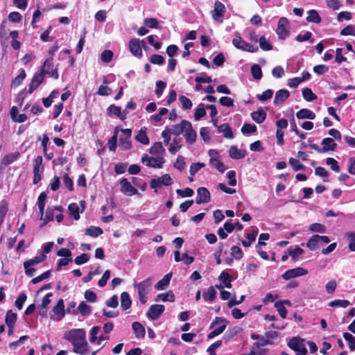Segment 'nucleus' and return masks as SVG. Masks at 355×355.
Listing matches in <instances>:
<instances>
[{
  "label": "nucleus",
  "instance_id": "obj_1",
  "mask_svg": "<svg viewBox=\"0 0 355 355\" xmlns=\"http://www.w3.org/2000/svg\"><path fill=\"white\" fill-rule=\"evenodd\" d=\"M64 338L73 347V352L80 355L88 353V343L86 340V332L83 329H73L64 334Z\"/></svg>",
  "mask_w": 355,
  "mask_h": 355
},
{
  "label": "nucleus",
  "instance_id": "obj_2",
  "mask_svg": "<svg viewBox=\"0 0 355 355\" xmlns=\"http://www.w3.org/2000/svg\"><path fill=\"white\" fill-rule=\"evenodd\" d=\"M171 132L176 136L183 135L186 141L189 144H193L197 136L191 123L187 120H182L180 123L172 125Z\"/></svg>",
  "mask_w": 355,
  "mask_h": 355
},
{
  "label": "nucleus",
  "instance_id": "obj_3",
  "mask_svg": "<svg viewBox=\"0 0 355 355\" xmlns=\"http://www.w3.org/2000/svg\"><path fill=\"white\" fill-rule=\"evenodd\" d=\"M152 284V277H148L140 282H135L133 284V286L137 289L139 299L142 304H144L147 302V295L150 290Z\"/></svg>",
  "mask_w": 355,
  "mask_h": 355
},
{
  "label": "nucleus",
  "instance_id": "obj_4",
  "mask_svg": "<svg viewBox=\"0 0 355 355\" xmlns=\"http://www.w3.org/2000/svg\"><path fill=\"white\" fill-rule=\"evenodd\" d=\"M227 321L226 319L220 317H216L210 325V329L213 330L208 334L209 339H212L214 337L222 334L227 327Z\"/></svg>",
  "mask_w": 355,
  "mask_h": 355
},
{
  "label": "nucleus",
  "instance_id": "obj_5",
  "mask_svg": "<svg viewBox=\"0 0 355 355\" xmlns=\"http://www.w3.org/2000/svg\"><path fill=\"white\" fill-rule=\"evenodd\" d=\"M53 58L47 57L45 60L40 71L44 74H47L54 79H58L59 74L58 71V64L54 65L53 63Z\"/></svg>",
  "mask_w": 355,
  "mask_h": 355
},
{
  "label": "nucleus",
  "instance_id": "obj_6",
  "mask_svg": "<svg viewBox=\"0 0 355 355\" xmlns=\"http://www.w3.org/2000/svg\"><path fill=\"white\" fill-rule=\"evenodd\" d=\"M46 256L45 254L42 253L37 256H35L34 258L31 259L24 263V268L25 269V273L28 277H33L35 272V269L33 266L37 265L38 263L42 262L45 260Z\"/></svg>",
  "mask_w": 355,
  "mask_h": 355
},
{
  "label": "nucleus",
  "instance_id": "obj_7",
  "mask_svg": "<svg viewBox=\"0 0 355 355\" xmlns=\"http://www.w3.org/2000/svg\"><path fill=\"white\" fill-rule=\"evenodd\" d=\"M290 23L287 18L281 17L277 23L276 33L280 40H285L290 35Z\"/></svg>",
  "mask_w": 355,
  "mask_h": 355
},
{
  "label": "nucleus",
  "instance_id": "obj_8",
  "mask_svg": "<svg viewBox=\"0 0 355 355\" xmlns=\"http://www.w3.org/2000/svg\"><path fill=\"white\" fill-rule=\"evenodd\" d=\"M288 347L296 352V355H306L307 349L304 340L295 337L291 339L288 343Z\"/></svg>",
  "mask_w": 355,
  "mask_h": 355
},
{
  "label": "nucleus",
  "instance_id": "obj_9",
  "mask_svg": "<svg viewBox=\"0 0 355 355\" xmlns=\"http://www.w3.org/2000/svg\"><path fill=\"white\" fill-rule=\"evenodd\" d=\"M233 45L242 51L254 53L258 51V46L250 44L243 40L239 35H237L232 40Z\"/></svg>",
  "mask_w": 355,
  "mask_h": 355
},
{
  "label": "nucleus",
  "instance_id": "obj_10",
  "mask_svg": "<svg viewBox=\"0 0 355 355\" xmlns=\"http://www.w3.org/2000/svg\"><path fill=\"white\" fill-rule=\"evenodd\" d=\"M146 48L144 40L137 38L131 39L129 42V50L131 53L137 58H141L143 55L141 48Z\"/></svg>",
  "mask_w": 355,
  "mask_h": 355
},
{
  "label": "nucleus",
  "instance_id": "obj_11",
  "mask_svg": "<svg viewBox=\"0 0 355 355\" xmlns=\"http://www.w3.org/2000/svg\"><path fill=\"white\" fill-rule=\"evenodd\" d=\"M330 240L327 236L313 235L307 242L306 246L311 250H315L323 243H329Z\"/></svg>",
  "mask_w": 355,
  "mask_h": 355
},
{
  "label": "nucleus",
  "instance_id": "obj_12",
  "mask_svg": "<svg viewBox=\"0 0 355 355\" xmlns=\"http://www.w3.org/2000/svg\"><path fill=\"white\" fill-rule=\"evenodd\" d=\"M225 12L226 9L224 4L219 1H216L214 9L211 12L213 19L218 23H222Z\"/></svg>",
  "mask_w": 355,
  "mask_h": 355
},
{
  "label": "nucleus",
  "instance_id": "obj_13",
  "mask_svg": "<svg viewBox=\"0 0 355 355\" xmlns=\"http://www.w3.org/2000/svg\"><path fill=\"white\" fill-rule=\"evenodd\" d=\"M53 314L50 316L54 321H60L65 315L64 304L62 299H60L52 309Z\"/></svg>",
  "mask_w": 355,
  "mask_h": 355
},
{
  "label": "nucleus",
  "instance_id": "obj_14",
  "mask_svg": "<svg viewBox=\"0 0 355 355\" xmlns=\"http://www.w3.org/2000/svg\"><path fill=\"white\" fill-rule=\"evenodd\" d=\"M142 162L146 164V166L153 168H160L164 163V159L157 157H148L145 155L141 158Z\"/></svg>",
  "mask_w": 355,
  "mask_h": 355
},
{
  "label": "nucleus",
  "instance_id": "obj_15",
  "mask_svg": "<svg viewBox=\"0 0 355 355\" xmlns=\"http://www.w3.org/2000/svg\"><path fill=\"white\" fill-rule=\"evenodd\" d=\"M308 273V270L303 268H301V267H297V268H293V269H290V270H286L283 275H282V278L285 280H288V279H291L292 278H295V277H300V276H303V275H305Z\"/></svg>",
  "mask_w": 355,
  "mask_h": 355
},
{
  "label": "nucleus",
  "instance_id": "obj_16",
  "mask_svg": "<svg viewBox=\"0 0 355 355\" xmlns=\"http://www.w3.org/2000/svg\"><path fill=\"white\" fill-rule=\"evenodd\" d=\"M120 184L121 186V191L124 194L132 196L138 193L137 189L133 187L126 178H123L120 181Z\"/></svg>",
  "mask_w": 355,
  "mask_h": 355
},
{
  "label": "nucleus",
  "instance_id": "obj_17",
  "mask_svg": "<svg viewBox=\"0 0 355 355\" xmlns=\"http://www.w3.org/2000/svg\"><path fill=\"white\" fill-rule=\"evenodd\" d=\"M164 310L165 307L162 304L152 305L147 313V316L151 320H156L164 311Z\"/></svg>",
  "mask_w": 355,
  "mask_h": 355
},
{
  "label": "nucleus",
  "instance_id": "obj_18",
  "mask_svg": "<svg viewBox=\"0 0 355 355\" xmlns=\"http://www.w3.org/2000/svg\"><path fill=\"white\" fill-rule=\"evenodd\" d=\"M210 200V193L205 187H200L197 189V198L196 202L202 204L208 202Z\"/></svg>",
  "mask_w": 355,
  "mask_h": 355
},
{
  "label": "nucleus",
  "instance_id": "obj_19",
  "mask_svg": "<svg viewBox=\"0 0 355 355\" xmlns=\"http://www.w3.org/2000/svg\"><path fill=\"white\" fill-rule=\"evenodd\" d=\"M44 75V74L40 71L33 76L29 85V93H32L42 83Z\"/></svg>",
  "mask_w": 355,
  "mask_h": 355
},
{
  "label": "nucleus",
  "instance_id": "obj_20",
  "mask_svg": "<svg viewBox=\"0 0 355 355\" xmlns=\"http://www.w3.org/2000/svg\"><path fill=\"white\" fill-rule=\"evenodd\" d=\"M149 153L154 157L164 158L165 149L163 147L162 144L161 142H156L150 148Z\"/></svg>",
  "mask_w": 355,
  "mask_h": 355
},
{
  "label": "nucleus",
  "instance_id": "obj_21",
  "mask_svg": "<svg viewBox=\"0 0 355 355\" xmlns=\"http://www.w3.org/2000/svg\"><path fill=\"white\" fill-rule=\"evenodd\" d=\"M290 93L287 89H280L275 94L274 104L281 105L282 104L288 97Z\"/></svg>",
  "mask_w": 355,
  "mask_h": 355
},
{
  "label": "nucleus",
  "instance_id": "obj_22",
  "mask_svg": "<svg viewBox=\"0 0 355 355\" xmlns=\"http://www.w3.org/2000/svg\"><path fill=\"white\" fill-rule=\"evenodd\" d=\"M12 119L17 123H22L26 121L27 116L24 114H18V109L16 106H13L10 111Z\"/></svg>",
  "mask_w": 355,
  "mask_h": 355
},
{
  "label": "nucleus",
  "instance_id": "obj_23",
  "mask_svg": "<svg viewBox=\"0 0 355 355\" xmlns=\"http://www.w3.org/2000/svg\"><path fill=\"white\" fill-rule=\"evenodd\" d=\"M107 110L109 115H115L122 120L126 118L127 114L125 111L121 112L120 107L112 105L107 108Z\"/></svg>",
  "mask_w": 355,
  "mask_h": 355
},
{
  "label": "nucleus",
  "instance_id": "obj_24",
  "mask_svg": "<svg viewBox=\"0 0 355 355\" xmlns=\"http://www.w3.org/2000/svg\"><path fill=\"white\" fill-rule=\"evenodd\" d=\"M172 277V273H168L159 280L155 286V288L158 291L165 290L169 285L170 281Z\"/></svg>",
  "mask_w": 355,
  "mask_h": 355
},
{
  "label": "nucleus",
  "instance_id": "obj_25",
  "mask_svg": "<svg viewBox=\"0 0 355 355\" xmlns=\"http://www.w3.org/2000/svg\"><path fill=\"white\" fill-rule=\"evenodd\" d=\"M229 155L234 159H242L245 156V151L239 149L236 146H232L229 150Z\"/></svg>",
  "mask_w": 355,
  "mask_h": 355
},
{
  "label": "nucleus",
  "instance_id": "obj_26",
  "mask_svg": "<svg viewBox=\"0 0 355 355\" xmlns=\"http://www.w3.org/2000/svg\"><path fill=\"white\" fill-rule=\"evenodd\" d=\"M132 329L137 338H143L145 336L146 331L144 327L139 322H135L132 324Z\"/></svg>",
  "mask_w": 355,
  "mask_h": 355
},
{
  "label": "nucleus",
  "instance_id": "obj_27",
  "mask_svg": "<svg viewBox=\"0 0 355 355\" xmlns=\"http://www.w3.org/2000/svg\"><path fill=\"white\" fill-rule=\"evenodd\" d=\"M146 131L147 128L146 127L141 128L135 136V139L138 142L144 145H148L149 144V138L146 135Z\"/></svg>",
  "mask_w": 355,
  "mask_h": 355
},
{
  "label": "nucleus",
  "instance_id": "obj_28",
  "mask_svg": "<svg viewBox=\"0 0 355 355\" xmlns=\"http://www.w3.org/2000/svg\"><path fill=\"white\" fill-rule=\"evenodd\" d=\"M296 116L299 119H314L315 118V114L308 109H301L296 113Z\"/></svg>",
  "mask_w": 355,
  "mask_h": 355
},
{
  "label": "nucleus",
  "instance_id": "obj_29",
  "mask_svg": "<svg viewBox=\"0 0 355 355\" xmlns=\"http://www.w3.org/2000/svg\"><path fill=\"white\" fill-rule=\"evenodd\" d=\"M174 256H175V261L176 262H179V261H182L186 265H189L194 261V259L193 257H189L187 253H184V254L180 255L179 251H175L174 252Z\"/></svg>",
  "mask_w": 355,
  "mask_h": 355
},
{
  "label": "nucleus",
  "instance_id": "obj_30",
  "mask_svg": "<svg viewBox=\"0 0 355 355\" xmlns=\"http://www.w3.org/2000/svg\"><path fill=\"white\" fill-rule=\"evenodd\" d=\"M323 146V151L327 152L329 150H335L337 144L334 142V139L329 137L324 138L322 141Z\"/></svg>",
  "mask_w": 355,
  "mask_h": 355
},
{
  "label": "nucleus",
  "instance_id": "obj_31",
  "mask_svg": "<svg viewBox=\"0 0 355 355\" xmlns=\"http://www.w3.org/2000/svg\"><path fill=\"white\" fill-rule=\"evenodd\" d=\"M132 304L130 295L127 292H123L121 295V306L123 310L128 309Z\"/></svg>",
  "mask_w": 355,
  "mask_h": 355
},
{
  "label": "nucleus",
  "instance_id": "obj_32",
  "mask_svg": "<svg viewBox=\"0 0 355 355\" xmlns=\"http://www.w3.org/2000/svg\"><path fill=\"white\" fill-rule=\"evenodd\" d=\"M16 320H17V314L15 313L14 312H12V310L8 311L6 313L5 321H6L7 326L10 328V331L13 328Z\"/></svg>",
  "mask_w": 355,
  "mask_h": 355
},
{
  "label": "nucleus",
  "instance_id": "obj_33",
  "mask_svg": "<svg viewBox=\"0 0 355 355\" xmlns=\"http://www.w3.org/2000/svg\"><path fill=\"white\" fill-rule=\"evenodd\" d=\"M216 291L214 286H210L208 288L207 291H205L203 295V299L205 301L213 302L216 297Z\"/></svg>",
  "mask_w": 355,
  "mask_h": 355
},
{
  "label": "nucleus",
  "instance_id": "obj_34",
  "mask_svg": "<svg viewBox=\"0 0 355 355\" xmlns=\"http://www.w3.org/2000/svg\"><path fill=\"white\" fill-rule=\"evenodd\" d=\"M182 139L180 138L175 137L173 139L172 143L170 144L168 151L175 155L182 148Z\"/></svg>",
  "mask_w": 355,
  "mask_h": 355
},
{
  "label": "nucleus",
  "instance_id": "obj_35",
  "mask_svg": "<svg viewBox=\"0 0 355 355\" xmlns=\"http://www.w3.org/2000/svg\"><path fill=\"white\" fill-rule=\"evenodd\" d=\"M251 116L255 122L261 123L266 119V113L263 110H259L252 112Z\"/></svg>",
  "mask_w": 355,
  "mask_h": 355
},
{
  "label": "nucleus",
  "instance_id": "obj_36",
  "mask_svg": "<svg viewBox=\"0 0 355 355\" xmlns=\"http://www.w3.org/2000/svg\"><path fill=\"white\" fill-rule=\"evenodd\" d=\"M157 302L162 301V302H173L175 300V295L171 291H168L166 293H160L157 295L156 300Z\"/></svg>",
  "mask_w": 355,
  "mask_h": 355
},
{
  "label": "nucleus",
  "instance_id": "obj_37",
  "mask_svg": "<svg viewBox=\"0 0 355 355\" xmlns=\"http://www.w3.org/2000/svg\"><path fill=\"white\" fill-rule=\"evenodd\" d=\"M19 155L20 154L18 152L6 155L2 159V164L5 166L10 164L13 162L16 161L19 157Z\"/></svg>",
  "mask_w": 355,
  "mask_h": 355
},
{
  "label": "nucleus",
  "instance_id": "obj_38",
  "mask_svg": "<svg viewBox=\"0 0 355 355\" xmlns=\"http://www.w3.org/2000/svg\"><path fill=\"white\" fill-rule=\"evenodd\" d=\"M80 312L83 315H88L90 314L92 310L91 307L87 305L85 302H82L80 303L78 311L74 310L73 314H77L78 312Z\"/></svg>",
  "mask_w": 355,
  "mask_h": 355
},
{
  "label": "nucleus",
  "instance_id": "obj_39",
  "mask_svg": "<svg viewBox=\"0 0 355 355\" xmlns=\"http://www.w3.org/2000/svg\"><path fill=\"white\" fill-rule=\"evenodd\" d=\"M46 199V193L44 192L41 193L38 197V200H37L38 207H39L40 213L41 215V217H40L41 219H43V215L44 214V207H45Z\"/></svg>",
  "mask_w": 355,
  "mask_h": 355
},
{
  "label": "nucleus",
  "instance_id": "obj_40",
  "mask_svg": "<svg viewBox=\"0 0 355 355\" xmlns=\"http://www.w3.org/2000/svg\"><path fill=\"white\" fill-rule=\"evenodd\" d=\"M218 131L223 133V136L226 138H233V133L232 129L227 124L225 123L218 126Z\"/></svg>",
  "mask_w": 355,
  "mask_h": 355
},
{
  "label": "nucleus",
  "instance_id": "obj_41",
  "mask_svg": "<svg viewBox=\"0 0 355 355\" xmlns=\"http://www.w3.org/2000/svg\"><path fill=\"white\" fill-rule=\"evenodd\" d=\"M209 164L213 166L214 168H216L218 171L220 173H223L226 169L227 167L225 166V164L218 159H209Z\"/></svg>",
  "mask_w": 355,
  "mask_h": 355
},
{
  "label": "nucleus",
  "instance_id": "obj_42",
  "mask_svg": "<svg viewBox=\"0 0 355 355\" xmlns=\"http://www.w3.org/2000/svg\"><path fill=\"white\" fill-rule=\"evenodd\" d=\"M102 234L103 230L98 227L90 226L85 230V234L92 237H97Z\"/></svg>",
  "mask_w": 355,
  "mask_h": 355
},
{
  "label": "nucleus",
  "instance_id": "obj_43",
  "mask_svg": "<svg viewBox=\"0 0 355 355\" xmlns=\"http://www.w3.org/2000/svg\"><path fill=\"white\" fill-rule=\"evenodd\" d=\"M309 15L306 17V20L309 22H313L318 24L321 21V17L318 15V12L315 10H310L308 12Z\"/></svg>",
  "mask_w": 355,
  "mask_h": 355
},
{
  "label": "nucleus",
  "instance_id": "obj_44",
  "mask_svg": "<svg viewBox=\"0 0 355 355\" xmlns=\"http://www.w3.org/2000/svg\"><path fill=\"white\" fill-rule=\"evenodd\" d=\"M350 305V302L347 300H334L329 302V306L331 307L347 308Z\"/></svg>",
  "mask_w": 355,
  "mask_h": 355
},
{
  "label": "nucleus",
  "instance_id": "obj_45",
  "mask_svg": "<svg viewBox=\"0 0 355 355\" xmlns=\"http://www.w3.org/2000/svg\"><path fill=\"white\" fill-rule=\"evenodd\" d=\"M206 106L200 103L194 113V118L196 121H199L202 117H203L206 114Z\"/></svg>",
  "mask_w": 355,
  "mask_h": 355
},
{
  "label": "nucleus",
  "instance_id": "obj_46",
  "mask_svg": "<svg viewBox=\"0 0 355 355\" xmlns=\"http://www.w3.org/2000/svg\"><path fill=\"white\" fill-rule=\"evenodd\" d=\"M68 210L74 220H77L80 218L79 207L76 203H71L68 207Z\"/></svg>",
  "mask_w": 355,
  "mask_h": 355
},
{
  "label": "nucleus",
  "instance_id": "obj_47",
  "mask_svg": "<svg viewBox=\"0 0 355 355\" xmlns=\"http://www.w3.org/2000/svg\"><path fill=\"white\" fill-rule=\"evenodd\" d=\"M288 254L294 260L298 259L304 253V250L300 247L296 246L295 248H288Z\"/></svg>",
  "mask_w": 355,
  "mask_h": 355
},
{
  "label": "nucleus",
  "instance_id": "obj_48",
  "mask_svg": "<svg viewBox=\"0 0 355 355\" xmlns=\"http://www.w3.org/2000/svg\"><path fill=\"white\" fill-rule=\"evenodd\" d=\"M218 279L224 284L225 288H230L232 287L230 277L227 272L223 271Z\"/></svg>",
  "mask_w": 355,
  "mask_h": 355
},
{
  "label": "nucleus",
  "instance_id": "obj_49",
  "mask_svg": "<svg viewBox=\"0 0 355 355\" xmlns=\"http://www.w3.org/2000/svg\"><path fill=\"white\" fill-rule=\"evenodd\" d=\"M303 98L309 102L313 101L317 98V96L309 88H304L302 90Z\"/></svg>",
  "mask_w": 355,
  "mask_h": 355
},
{
  "label": "nucleus",
  "instance_id": "obj_50",
  "mask_svg": "<svg viewBox=\"0 0 355 355\" xmlns=\"http://www.w3.org/2000/svg\"><path fill=\"white\" fill-rule=\"evenodd\" d=\"M42 156H37L34 160L33 172L43 173L44 166L42 165Z\"/></svg>",
  "mask_w": 355,
  "mask_h": 355
},
{
  "label": "nucleus",
  "instance_id": "obj_51",
  "mask_svg": "<svg viewBox=\"0 0 355 355\" xmlns=\"http://www.w3.org/2000/svg\"><path fill=\"white\" fill-rule=\"evenodd\" d=\"M251 73L253 78L260 80L262 78V71L259 65L254 64L251 67Z\"/></svg>",
  "mask_w": 355,
  "mask_h": 355
},
{
  "label": "nucleus",
  "instance_id": "obj_52",
  "mask_svg": "<svg viewBox=\"0 0 355 355\" xmlns=\"http://www.w3.org/2000/svg\"><path fill=\"white\" fill-rule=\"evenodd\" d=\"M25 78H26L25 71L22 70L20 72V73L12 80L11 86L14 87H17L19 86L22 83V82Z\"/></svg>",
  "mask_w": 355,
  "mask_h": 355
},
{
  "label": "nucleus",
  "instance_id": "obj_53",
  "mask_svg": "<svg viewBox=\"0 0 355 355\" xmlns=\"http://www.w3.org/2000/svg\"><path fill=\"white\" fill-rule=\"evenodd\" d=\"M118 130L116 128L114 135L108 141V147L110 151H115L116 148Z\"/></svg>",
  "mask_w": 355,
  "mask_h": 355
},
{
  "label": "nucleus",
  "instance_id": "obj_54",
  "mask_svg": "<svg viewBox=\"0 0 355 355\" xmlns=\"http://www.w3.org/2000/svg\"><path fill=\"white\" fill-rule=\"evenodd\" d=\"M260 48L263 51H270L272 49L271 44L267 40L264 36H261L259 39Z\"/></svg>",
  "mask_w": 355,
  "mask_h": 355
},
{
  "label": "nucleus",
  "instance_id": "obj_55",
  "mask_svg": "<svg viewBox=\"0 0 355 355\" xmlns=\"http://www.w3.org/2000/svg\"><path fill=\"white\" fill-rule=\"evenodd\" d=\"M179 101L181 103L182 107L184 110H189L192 107V102L188 98L184 96H179Z\"/></svg>",
  "mask_w": 355,
  "mask_h": 355
},
{
  "label": "nucleus",
  "instance_id": "obj_56",
  "mask_svg": "<svg viewBox=\"0 0 355 355\" xmlns=\"http://www.w3.org/2000/svg\"><path fill=\"white\" fill-rule=\"evenodd\" d=\"M205 164L201 162L193 163L190 166L189 173L190 175L194 176V175L202 168L205 167Z\"/></svg>",
  "mask_w": 355,
  "mask_h": 355
},
{
  "label": "nucleus",
  "instance_id": "obj_57",
  "mask_svg": "<svg viewBox=\"0 0 355 355\" xmlns=\"http://www.w3.org/2000/svg\"><path fill=\"white\" fill-rule=\"evenodd\" d=\"M174 167L179 171H182L186 167L184 158L182 155H179L173 164Z\"/></svg>",
  "mask_w": 355,
  "mask_h": 355
},
{
  "label": "nucleus",
  "instance_id": "obj_58",
  "mask_svg": "<svg viewBox=\"0 0 355 355\" xmlns=\"http://www.w3.org/2000/svg\"><path fill=\"white\" fill-rule=\"evenodd\" d=\"M343 338L348 342L349 349L353 351L355 349V338L349 333H344Z\"/></svg>",
  "mask_w": 355,
  "mask_h": 355
},
{
  "label": "nucleus",
  "instance_id": "obj_59",
  "mask_svg": "<svg viewBox=\"0 0 355 355\" xmlns=\"http://www.w3.org/2000/svg\"><path fill=\"white\" fill-rule=\"evenodd\" d=\"M289 164L293 167L294 171H300L304 169V165L297 159L290 158Z\"/></svg>",
  "mask_w": 355,
  "mask_h": 355
},
{
  "label": "nucleus",
  "instance_id": "obj_60",
  "mask_svg": "<svg viewBox=\"0 0 355 355\" xmlns=\"http://www.w3.org/2000/svg\"><path fill=\"white\" fill-rule=\"evenodd\" d=\"M309 230L313 232L324 233L325 232L326 228L325 226L321 223H313L310 225Z\"/></svg>",
  "mask_w": 355,
  "mask_h": 355
},
{
  "label": "nucleus",
  "instance_id": "obj_61",
  "mask_svg": "<svg viewBox=\"0 0 355 355\" xmlns=\"http://www.w3.org/2000/svg\"><path fill=\"white\" fill-rule=\"evenodd\" d=\"M113 58V53L110 50H104L101 55V59L103 62L107 63L110 62Z\"/></svg>",
  "mask_w": 355,
  "mask_h": 355
},
{
  "label": "nucleus",
  "instance_id": "obj_62",
  "mask_svg": "<svg viewBox=\"0 0 355 355\" xmlns=\"http://www.w3.org/2000/svg\"><path fill=\"white\" fill-rule=\"evenodd\" d=\"M256 131H257V127L254 124L245 123L241 128V132L243 134L254 133Z\"/></svg>",
  "mask_w": 355,
  "mask_h": 355
},
{
  "label": "nucleus",
  "instance_id": "obj_63",
  "mask_svg": "<svg viewBox=\"0 0 355 355\" xmlns=\"http://www.w3.org/2000/svg\"><path fill=\"white\" fill-rule=\"evenodd\" d=\"M231 255L236 259H241L243 257V252L241 249L238 246H232L230 249Z\"/></svg>",
  "mask_w": 355,
  "mask_h": 355
},
{
  "label": "nucleus",
  "instance_id": "obj_64",
  "mask_svg": "<svg viewBox=\"0 0 355 355\" xmlns=\"http://www.w3.org/2000/svg\"><path fill=\"white\" fill-rule=\"evenodd\" d=\"M150 62L154 64L162 65L164 62V58L162 55L153 54L150 56Z\"/></svg>",
  "mask_w": 355,
  "mask_h": 355
}]
</instances>
